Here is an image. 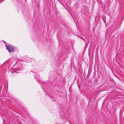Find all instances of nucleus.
Returning a JSON list of instances; mask_svg holds the SVG:
<instances>
[{
    "instance_id": "obj_1",
    "label": "nucleus",
    "mask_w": 124,
    "mask_h": 124,
    "mask_svg": "<svg viewBox=\"0 0 124 124\" xmlns=\"http://www.w3.org/2000/svg\"><path fill=\"white\" fill-rule=\"evenodd\" d=\"M6 48L8 51L9 52H12L14 51L15 50V47L12 45H7L5 43Z\"/></svg>"
},
{
    "instance_id": "obj_5",
    "label": "nucleus",
    "mask_w": 124,
    "mask_h": 124,
    "mask_svg": "<svg viewBox=\"0 0 124 124\" xmlns=\"http://www.w3.org/2000/svg\"><path fill=\"white\" fill-rule=\"evenodd\" d=\"M103 21H104V22L105 23V20H103Z\"/></svg>"
},
{
    "instance_id": "obj_7",
    "label": "nucleus",
    "mask_w": 124,
    "mask_h": 124,
    "mask_svg": "<svg viewBox=\"0 0 124 124\" xmlns=\"http://www.w3.org/2000/svg\"><path fill=\"white\" fill-rule=\"evenodd\" d=\"M0 86L1 87V85H0Z\"/></svg>"
},
{
    "instance_id": "obj_3",
    "label": "nucleus",
    "mask_w": 124,
    "mask_h": 124,
    "mask_svg": "<svg viewBox=\"0 0 124 124\" xmlns=\"http://www.w3.org/2000/svg\"><path fill=\"white\" fill-rule=\"evenodd\" d=\"M18 71V70H17V69L14 70V71L12 73V74L13 75V74L15 73V75L17 74L19 72H17V71Z\"/></svg>"
},
{
    "instance_id": "obj_6",
    "label": "nucleus",
    "mask_w": 124,
    "mask_h": 124,
    "mask_svg": "<svg viewBox=\"0 0 124 124\" xmlns=\"http://www.w3.org/2000/svg\"><path fill=\"white\" fill-rule=\"evenodd\" d=\"M33 75H34V74H33Z\"/></svg>"
},
{
    "instance_id": "obj_4",
    "label": "nucleus",
    "mask_w": 124,
    "mask_h": 124,
    "mask_svg": "<svg viewBox=\"0 0 124 124\" xmlns=\"http://www.w3.org/2000/svg\"><path fill=\"white\" fill-rule=\"evenodd\" d=\"M37 82H38V83H40V82H38V81H37Z\"/></svg>"
},
{
    "instance_id": "obj_2",
    "label": "nucleus",
    "mask_w": 124,
    "mask_h": 124,
    "mask_svg": "<svg viewBox=\"0 0 124 124\" xmlns=\"http://www.w3.org/2000/svg\"><path fill=\"white\" fill-rule=\"evenodd\" d=\"M2 95L3 96L7 97L8 95V94L7 93V91L3 90L2 91Z\"/></svg>"
}]
</instances>
